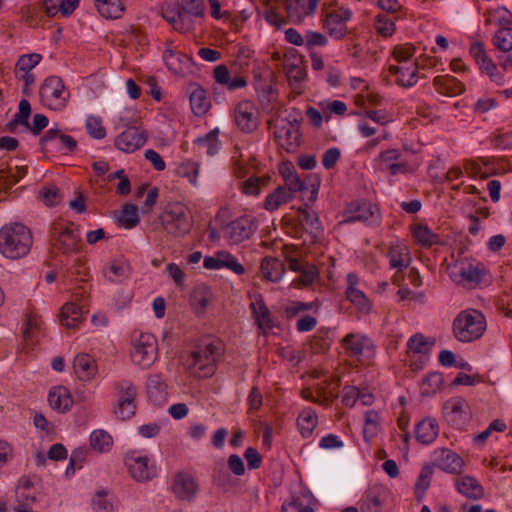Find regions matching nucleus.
<instances>
[{"label": "nucleus", "mask_w": 512, "mask_h": 512, "mask_svg": "<svg viewBox=\"0 0 512 512\" xmlns=\"http://www.w3.org/2000/svg\"><path fill=\"white\" fill-rule=\"evenodd\" d=\"M80 235L73 223H54L50 230V244L63 255L76 253L80 248Z\"/></svg>", "instance_id": "423d86ee"}, {"label": "nucleus", "mask_w": 512, "mask_h": 512, "mask_svg": "<svg viewBox=\"0 0 512 512\" xmlns=\"http://www.w3.org/2000/svg\"><path fill=\"white\" fill-rule=\"evenodd\" d=\"M467 403L461 397H454L445 402L443 413L449 421H456L464 413Z\"/></svg>", "instance_id": "79ce46f5"}, {"label": "nucleus", "mask_w": 512, "mask_h": 512, "mask_svg": "<svg viewBox=\"0 0 512 512\" xmlns=\"http://www.w3.org/2000/svg\"><path fill=\"white\" fill-rule=\"evenodd\" d=\"M159 220L163 230L175 238L186 236L193 227L190 210L180 202L169 203L160 214Z\"/></svg>", "instance_id": "20e7f679"}, {"label": "nucleus", "mask_w": 512, "mask_h": 512, "mask_svg": "<svg viewBox=\"0 0 512 512\" xmlns=\"http://www.w3.org/2000/svg\"><path fill=\"white\" fill-rule=\"evenodd\" d=\"M60 321L67 328H74L82 320V311L74 303H66L61 309Z\"/></svg>", "instance_id": "e433bc0d"}, {"label": "nucleus", "mask_w": 512, "mask_h": 512, "mask_svg": "<svg viewBox=\"0 0 512 512\" xmlns=\"http://www.w3.org/2000/svg\"><path fill=\"white\" fill-rule=\"evenodd\" d=\"M318 424V417L312 408H305L297 418L298 429L303 437H309Z\"/></svg>", "instance_id": "72a5a7b5"}, {"label": "nucleus", "mask_w": 512, "mask_h": 512, "mask_svg": "<svg viewBox=\"0 0 512 512\" xmlns=\"http://www.w3.org/2000/svg\"><path fill=\"white\" fill-rule=\"evenodd\" d=\"M292 198L291 191L287 190L285 186H280L266 197L264 208L268 211H275L282 204L291 201Z\"/></svg>", "instance_id": "f704fd0d"}, {"label": "nucleus", "mask_w": 512, "mask_h": 512, "mask_svg": "<svg viewBox=\"0 0 512 512\" xmlns=\"http://www.w3.org/2000/svg\"><path fill=\"white\" fill-rule=\"evenodd\" d=\"M439 433V426L434 418H424L421 420L415 428V437L417 441L422 444H430L432 443Z\"/></svg>", "instance_id": "bb28decb"}, {"label": "nucleus", "mask_w": 512, "mask_h": 512, "mask_svg": "<svg viewBox=\"0 0 512 512\" xmlns=\"http://www.w3.org/2000/svg\"><path fill=\"white\" fill-rule=\"evenodd\" d=\"M284 69L290 82H301L306 77V70L301 58H294L292 61L286 60Z\"/></svg>", "instance_id": "a19ab883"}, {"label": "nucleus", "mask_w": 512, "mask_h": 512, "mask_svg": "<svg viewBox=\"0 0 512 512\" xmlns=\"http://www.w3.org/2000/svg\"><path fill=\"white\" fill-rule=\"evenodd\" d=\"M146 388L148 397L154 404L160 405L166 400L167 385L159 374L148 377Z\"/></svg>", "instance_id": "cd10ccee"}, {"label": "nucleus", "mask_w": 512, "mask_h": 512, "mask_svg": "<svg viewBox=\"0 0 512 512\" xmlns=\"http://www.w3.org/2000/svg\"><path fill=\"white\" fill-rule=\"evenodd\" d=\"M493 44L502 52L512 50V29L500 28L493 37Z\"/></svg>", "instance_id": "8fccbe9b"}, {"label": "nucleus", "mask_w": 512, "mask_h": 512, "mask_svg": "<svg viewBox=\"0 0 512 512\" xmlns=\"http://www.w3.org/2000/svg\"><path fill=\"white\" fill-rule=\"evenodd\" d=\"M486 327V319L480 311L467 309L454 318L452 331L458 341L469 343L481 338Z\"/></svg>", "instance_id": "7ed1b4c3"}, {"label": "nucleus", "mask_w": 512, "mask_h": 512, "mask_svg": "<svg viewBox=\"0 0 512 512\" xmlns=\"http://www.w3.org/2000/svg\"><path fill=\"white\" fill-rule=\"evenodd\" d=\"M126 465L131 477L138 482L149 481L156 475L155 465H149V459L146 456L128 457Z\"/></svg>", "instance_id": "2eb2a0df"}, {"label": "nucleus", "mask_w": 512, "mask_h": 512, "mask_svg": "<svg viewBox=\"0 0 512 512\" xmlns=\"http://www.w3.org/2000/svg\"><path fill=\"white\" fill-rule=\"evenodd\" d=\"M119 223L126 229H131L139 223L138 208L133 204H125L118 218Z\"/></svg>", "instance_id": "c03bdc74"}, {"label": "nucleus", "mask_w": 512, "mask_h": 512, "mask_svg": "<svg viewBox=\"0 0 512 512\" xmlns=\"http://www.w3.org/2000/svg\"><path fill=\"white\" fill-rule=\"evenodd\" d=\"M352 15V11L345 7L328 11L323 20V28L332 38L341 40L349 33L347 23Z\"/></svg>", "instance_id": "9d476101"}, {"label": "nucleus", "mask_w": 512, "mask_h": 512, "mask_svg": "<svg viewBox=\"0 0 512 512\" xmlns=\"http://www.w3.org/2000/svg\"><path fill=\"white\" fill-rule=\"evenodd\" d=\"M42 56L38 53L25 54L20 56L16 65L15 73L18 72H30L36 65L41 61Z\"/></svg>", "instance_id": "603ef678"}, {"label": "nucleus", "mask_w": 512, "mask_h": 512, "mask_svg": "<svg viewBox=\"0 0 512 512\" xmlns=\"http://www.w3.org/2000/svg\"><path fill=\"white\" fill-rule=\"evenodd\" d=\"M444 383V377L439 372L429 373L422 381V395L429 396L436 393Z\"/></svg>", "instance_id": "a18cd8bd"}, {"label": "nucleus", "mask_w": 512, "mask_h": 512, "mask_svg": "<svg viewBox=\"0 0 512 512\" xmlns=\"http://www.w3.org/2000/svg\"><path fill=\"white\" fill-rule=\"evenodd\" d=\"M387 497L388 491L384 486L373 485L369 487L362 498L361 511L381 512Z\"/></svg>", "instance_id": "a211bd4d"}, {"label": "nucleus", "mask_w": 512, "mask_h": 512, "mask_svg": "<svg viewBox=\"0 0 512 512\" xmlns=\"http://www.w3.org/2000/svg\"><path fill=\"white\" fill-rule=\"evenodd\" d=\"M147 141V135L138 128H128L115 139V146L124 152H134Z\"/></svg>", "instance_id": "dca6fc26"}, {"label": "nucleus", "mask_w": 512, "mask_h": 512, "mask_svg": "<svg viewBox=\"0 0 512 512\" xmlns=\"http://www.w3.org/2000/svg\"><path fill=\"white\" fill-rule=\"evenodd\" d=\"M94 6L105 19H119L125 12V5L121 0H95Z\"/></svg>", "instance_id": "c756f323"}, {"label": "nucleus", "mask_w": 512, "mask_h": 512, "mask_svg": "<svg viewBox=\"0 0 512 512\" xmlns=\"http://www.w3.org/2000/svg\"><path fill=\"white\" fill-rule=\"evenodd\" d=\"M234 121L242 132L250 133L256 130L258 119L254 105L249 101L238 103L234 112Z\"/></svg>", "instance_id": "ddd939ff"}, {"label": "nucleus", "mask_w": 512, "mask_h": 512, "mask_svg": "<svg viewBox=\"0 0 512 512\" xmlns=\"http://www.w3.org/2000/svg\"><path fill=\"white\" fill-rule=\"evenodd\" d=\"M73 369L82 381L92 380L97 373V364L88 354H78L73 360Z\"/></svg>", "instance_id": "412c9836"}, {"label": "nucleus", "mask_w": 512, "mask_h": 512, "mask_svg": "<svg viewBox=\"0 0 512 512\" xmlns=\"http://www.w3.org/2000/svg\"><path fill=\"white\" fill-rule=\"evenodd\" d=\"M48 402L52 409L62 413L70 410L73 405L72 396L64 386L53 387L49 392Z\"/></svg>", "instance_id": "b1692460"}, {"label": "nucleus", "mask_w": 512, "mask_h": 512, "mask_svg": "<svg viewBox=\"0 0 512 512\" xmlns=\"http://www.w3.org/2000/svg\"><path fill=\"white\" fill-rule=\"evenodd\" d=\"M375 210L373 206L367 201H355L351 202L344 212V222L351 223L355 221H371L374 222L378 220V217L375 216Z\"/></svg>", "instance_id": "f3484780"}, {"label": "nucleus", "mask_w": 512, "mask_h": 512, "mask_svg": "<svg viewBox=\"0 0 512 512\" xmlns=\"http://www.w3.org/2000/svg\"><path fill=\"white\" fill-rule=\"evenodd\" d=\"M32 244V232L21 223L6 224L0 229V253L8 259L26 256Z\"/></svg>", "instance_id": "f257e3e1"}, {"label": "nucleus", "mask_w": 512, "mask_h": 512, "mask_svg": "<svg viewBox=\"0 0 512 512\" xmlns=\"http://www.w3.org/2000/svg\"><path fill=\"white\" fill-rule=\"evenodd\" d=\"M86 129L95 139H103L106 136V129L99 117L89 116L86 120Z\"/></svg>", "instance_id": "052dcab7"}, {"label": "nucleus", "mask_w": 512, "mask_h": 512, "mask_svg": "<svg viewBox=\"0 0 512 512\" xmlns=\"http://www.w3.org/2000/svg\"><path fill=\"white\" fill-rule=\"evenodd\" d=\"M220 131L218 128L211 130L203 137H199L196 139L195 143L198 146L206 147L207 154L210 156L215 155L219 150V140L218 135Z\"/></svg>", "instance_id": "de8ad7c7"}, {"label": "nucleus", "mask_w": 512, "mask_h": 512, "mask_svg": "<svg viewBox=\"0 0 512 512\" xmlns=\"http://www.w3.org/2000/svg\"><path fill=\"white\" fill-rule=\"evenodd\" d=\"M413 236L415 240L422 245L431 246L435 243L436 235L431 232V230L424 225H417L413 230Z\"/></svg>", "instance_id": "680f3d73"}, {"label": "nucleus", "mask_w": 512, "mask_h": 512, "mask_svg": "<svg viewBox=\"0 0 512 512\" xmlns=\"http://www.w3.org/2000/svg\"><path fill=\"white\" fill-rule=\"evenodd\" d=\"M317 393L320 399L312 397V393L309 390H304L302 395L305 399H309L313 402L329 405L334 399L337 398V392L334 390L326 391L323 387L317 389Z\"/></svg>", "instance_id": "bf43d9fd"}, {"label": "nucleus", "mask_w": 512, "mask_h": 512, "mask_svg": "<svg viewBox=\"0 0 512 512\" xmlns=\"http://www.w3.org/2000/svg\"><path fill=\"white\" fill-rule=\"evenodd\" d=\"M343 346L351 356H360L365 349L374 351L375 346L372 341L365 335L347 334L343 339Z\"/></svg>", "instance_id": "4be33fe9"}, {"label": "nucleus", "mask_w": 512, "mask_h": 512, "mask_svg": "<svg viewBox=\"0 0 512 512\" xmlns=\"http://www.w3.org/2000/svg\"><path fill=\"white\" fill-rule=\"evenodd\" d=\"M348 287L346 290L347 299L356 306L361 312H368L370 310V303L365 294L356 288L358 284L357 275L350 273L347 276Z\"/></svg>", "instance_id": "5701e85b"}, {"label": "nucleus", "mask_w": 512, "mask_h": 512, "mask_svg": "<svg viewBox=\"0 0 512 512\" xmlns=\"http://www.w3.org/2000/svg\"><path fill=\"white\" fill-rule=\"evenodd\" d=\"M433 85L438 93L445 96H455L465 91V85L450 75L436 76Z\"/></svg>", "instance_id": "393cba45"}, {"label": "nucleus", "mask_w": 512, "mask_h": 512, "mask_svg": "<svg viewBox=\"0 0 512 512\" xmlns=\"http://www.w3.org/2000/svg\"><path fill=\"white\" fill-rule=\"evenodd\" d=\"M407 346L409 350L419 354H426L430 349L425 337L422 334L413 335L408 340Z\"/></svg>", "instance_id": "69168bd1"}, {"label": "nucleus", "mask_w": 512, "mask_h": 512, "mask_svg": "<svg viewBox=\"0 0 512 512\" xmlns=\"http://www.w3.org/2000/svg\"><path fill=\"white\" fill-rule=\"evenodd\" d=\"M112 444L113 440L108 432L99 429L91 433L90 445L94 450L101 453L107 452L111 449Z\"/></svg>", "instance_id": "58836bf2"}, {"label": "nucleus", "mask_w": 512, "mask_h": 512, "mask_svg": "<svg viewBox=\"0 0 512 512\" xmlns=\"http://www.w3.org/2000/svg\"><path fill=\"white\" fill-rule=\"evenodd\" d=\"M55 141H58L60 144V146L57 147L58 150L73 151L77 147V141L73 137L62 133L58 128H50L40 138L41 148L44 150L49 143Z\"/></svg>", "instance_id": "aec40b11"}, {"label": "nucleus", "mask_w": 512, "mask_h": 512, "mask_svg": "<svg viewBox=\"0 0 512 512\" xmlns=\"http://www.w3.org/2000/svg\"><path fill=\"white\" fill-rule=\"evenodd\" d=\"M433 466L438 467L444 472L450 474H459L463 466V460L450 449H438L434 452L433 464H425L415 483V495L417 500L424 498L425 492L430 486L433 475Z\"/></svg>", "instance_id": "f03ea898"}, {"label": "nucleus", "mask_w": 512, "mask_h": 512, "mask_svg": "<svg viewBox=\"0 0 512 512\" xmlns=\"http://www.w3.org/2000/svg\"><path fill=\"white\" fill-rule=\"evenodd\" d=\"M305 186L307 187V191L310 190L309 201L314 202L317 198L321 179L317 174H308L303 179Z\"/></svg>", "instance_id": "338daca9"}, {"label": "nucleus", "mask_w": 512, "mask_h": 512, "mask_svg": "<svg viewBox=\"0 0 512 512\" xmlns=\"http://www.w3.org/2000/svg\"><path fill=\"white\" fill-rule=\"evenodd\" d=\"M213 299L210 288L204 284L196 286L191 294V305L194 307L196 313L202 314L205 312L207 306Z\"/></svg>", "instance_id": "473e14b6"}, {"label": "nucleus", "mask_w": 512, "mask_h": 512, "mask_svg": "<svg viewBox=\"0 0 512 512\" xmlns=\"http://www.w3.org/2000/svg\"><path fill=\"white\" fill-rule=\"evenodd\" d=\"M269 177H250L242 183V190L248 195H257L260 193L261 187L268 184Z\"/></svg>", "instance_id": "6e6d98bb"}, {"label": "nucleus", "mask_w": 512, "mask_h": 512, "mask_svg": "<svg viewBox=\"0 0 512 512\" xmlns=\"http://www.w3.org/2000/svg\"><path fill=\"white\" fill-rule=\"evenodd\" d=\"M214 79L218 84L225 86L229 91L247 86V81L243 76L235 75L231 78L230 72L224 64L214 68Z\"/></svg>", "instance_id": "a878e982"}, {"label": "nucleus", "mask_w": 512, "mask_h": 512, "mask_svg": "<svg viewBox=\"0 0 512 512\" xmlns=\"http://www.w3.org/2000/svg\"><path fill=\"white\" fill-rule=\"evenodd\" d=\"M388 257L392 268H398L401 270L409 265L410 256L405 246H392L389 249Z\"/></svg>", "instance_id": "4c0bfd02"}, {"label": "nucleus", "mask_w": 512, "mask_h": 512, "mask_svg": "<svg viewBox=\"0 0 512 512\" xmlns=\"http://www.w3.org/2000/svg\"><path fill=\"white\" fill-rule=\"evenodd\" d=\"M300 276L293 281L296 286H308L312 284L318 276V270L313 264H306L300 272Z\"/></svg>", "instance_id": "13d9d810"}, {"label": "nucleus", "mask_w": 512, "mask_h": 512, "mask_svg": "<svg viewBox=\"0 0 512 512\" xmlns=\"http://www.w3.org/2000/svg\"><path fill=\"white\" fill-rule=\"evenodd\" d=\"M259 309L257 310L254 303H251V308L256 317L257 324L260 328H272L273 323L270 316L269 309L263 302H259Z\"/></svg>", "instance_id": "4d7b16f0"}, {"label": "nucleus", "mask_w": 512, "mask_h": 512, "mask_svg": "<svg viewBox=\"0 0 512 512\" xmlns=\"http://www.w3.org/2000/svg\"><path fill=\"white\" fill-rule=\"evenodd\" d=\"M95 512H112L113 505L108 500L106 493L99 491L93 498Z\"/></svg>", "instance_id": "774afa93"}, {"label": "nucleus", "mask_w": 512, "mask_h": 512, "mask_svg": "<svg viewBox=\"0 0 512 512\" xmlns=\"http://www.w3.org/2000/svg\"><path fill=\"white\" fill-rule=\"evenodd\" d=\"M41 103L54 111H61L67 105L70 92L59 76L47 77L39 90Z\"/></svg>", "instance_id": "39448f33"}, {"label": "nucleus", "mask_w": 512, "mask_h": 512, "mask_svg": "<svg viewBox=\"0 0 512 512\" xmlns=\"http://www.w3.org/2000/svg\"><path fill=\"white\" fill-rule=\"evenodd\" d=\"M256 230L255 223L248 217H239L224 228V236L231 244H239L248 239Z\"/></svg>", "instance_id": "f8f14e48"}, {"label": "nucleus", "mask_w": 512, "mask_h": 512, "mask_svg": "<svg viewBox=\"0 0 512 512\" xmlns=\"http://www.w3.org/2000/svg\"><path fill=\"white\" fill-rule=\"evenodd\" d=\"M285 9L287 16L292 22H301L306 16L311 15L315 10H311V0H285Z\"/></svg>", "instance_id": "7c9ffc66"}, {"label": "nucleus", "mask_w": 512, "mask_h": 512, "mask_svg": "<svg viewBox=\"0 0 512 512\" xmlns=\"http://www.w3.org/2000/svg\"><path fill=\"white\" fill-rule=\"evenodd\" d=\"M478 65L481 71L488 74L496 84L503 85L505 83L504 75L497 71L495 63L488 56L479 61Z\"/></svg>", "instance_id": "3c124183"}, {"label": "nucleus", "mask_w": 512, "mask_h": 512, "mask_svg": "<svg viewBox=\"0 0 512 512\" xmlns=\"http://www.w3.org/2000/svg\"><path fill=\"white\" fill-rule=\"evenodd\" d=\"M190 105L196 115H203L207 112L210 102L204 89L197 87L190 95Z\"/></svg>", "instance_id": "ea45409f"}, {"label": "nucleus", "mask_w": 512, "mask_h": 512, "mask_svg": "<svg viewBox=\"0 0 512 512\" xmlns=\"http://www.w3.org/2000/svg\"><path fill=\"white\" fill-rule=\"evenodd\" d=\"M456 488L463 496L478 500L484 496V489L479 482L471 476H463L456 480Z\"/></svg>", "instance_id": "c85d7f7f"}, {"label": "nucleus", "mask_w": 512, "mask_h": 512, "mask_svg": "<svg viewBox=\"0 0 512 512\" xmlns=\"http://www.w3.org/2000/svg\"><path fill=\"white\" fill-rule=\"evenodd\" d=\"M118 391V403L114 408V414L121 420L130 419L136 411V388L127 380L118 382L115 386Z\"/></svg>", "instance_id": "9b49d317"}, {"label": "nucleus", "mask_w": 512, "mask_h": 512, "mask_svg": "<svg viewBox=\"0 0 512 512\" xmlns=\"http://www.w3.org/2000/svg\"><path fill=\"white\" fill-rule=\"evenodd\" d=\"M405 71H409V67H399L395 65H391L389 67V72L393 75H398L397 84L402 87H411L417 82V69L413 68V70L409 73V78L405 79Z\"/></svg>", "instance_id": "09e8293b"}, {"label": "nucleus", "mask_w": 512, "mask_h": 512, "mask_svg": "<svg viewBox=\"0 0 512 512\" xmlns=\"http://www.w3.org/2000/svg\"><path fill=\"white\" fill-rule=\"evenodd\" d=\"M275 140L287 152L295 151L299 146L300 131L287 125L277 124L274 130Z\"/></svg>", "instance_id": "6ab92c4d"}, {"label": "nucleus", "mask_w": 512, "mask_h": 512, "mask_svg": "<svg viewBox=\"0 0 512 512\" xmlns=\"http://www.w3.org/2000/svg\"><path fill=\"white\" fill-rule=\"evenodd\" d=\"M104 276L110 282H122L130 274V267L124 262L113 261L103 269Z\"/></svg>", "instance_id": "c9c22d12"}, {"label": "nucleus", "mask_w": 512, "mask_h": 512, "mask_svg": "<svg viewBox=\"0 0 512 512\" xmlns=\"http://www.w3.org/2000/svg\"><path fill=\"white\" fill-rule=\"evenodd\" d=\"M199 169L198 162L188 160L179 164L176 172L178 176L186 178L192 185H196Z\"/></svg>", "instance_id": "49530a36"}, {"label": "nucleus", "mask_w": 512, "mask_h": 512, "mask_svg": "<svg viewBox=\"0 0 512 512\" xmlns=\"http://www.w3.org/2000/svg\"><path fill=\"white\" fill-rule=\"evenodd\" d=\"M379 415L375 410H369L365 413V426L363 435L366 441L373 438L378 429Z\"/></svg>", "instance_id": "5fc2aeb1"}, {"label": "nucleus", "mask_w": 512, "mask_h": 512, "mask_svg": "<svg viewBox=\"0 0 512 512\" xmlns=\"http://www.w3.org/2000/svg\"><path fill=\"white\" fill-rule=\"evenodd\" d=\"M375 29L383 37L392 36L395 32V23L385 14H378L375 17Z\"/></svg>", "instance_id": "864d4df0"}, {"label": "nucleus", "mask_w": 512, "mask_h": 512, "mask_svg": "<svg viewBox=\"0 0 512 512\" xmlns=\"http://www.w3.org/2000/svg\"><path fill=\"white\" fill-rule=\"evenodd\" d=\"M172 491L178 499L192 501L197 494L198 484L190 474L177 472L173 477Z\"/></svg>", "instance_id": "4468645a"}, {"label": "nucleus", "mask_w": 512, "mask_h": 512, "mask_svg": "<svg viewBox=\"0 0 512 512\" xmlns=\"http://www.w3.org/2000/svg\"><path fill=\"white\" fill-rule=\"evenodd\" d=\"M448 271L452 281L464 287L478 285L486 272L482 263H474L467 259L457 260L448 268Z\"/></svg>", "instance_id": "6e6552de"}, {"label": "nucleus", "mask_w": 512, "mask_h": 512, "mask_svg": "<svg viewBox=\"0 0 512 512\" xmlns=\"http://www.w3.org/2000/svg\"><path fill=\"white\" fill-rule=\"evenodd\" d=\"M38 198L47 206L53 207L58 205L63 197L60 190L55 185L43 186L38 192Z\"/></svg>", "instance_id": "37998d69"}, {"label": "nucleus", "mask_w": 512, "mask_h": 512, "mask_svg": "<svg viewBox=\"0 0 512 512\" xmlns=\"http://www.w3.org/2000/svg\"><path fill=\"white\" fill-rule=\"evenodd\" d=\"M298 212L300 214V223L306 227V229L310 230H319L320 222L316 213H310L306 208H299Z\"/></svg>", "instance_id": "0e129e2a"}, {"label": "nucleus", "mask_w": 512, "mask_h": 512, "mask_svg": "<svg viewBox=\"0 0 512 512\" xmlns=\"http://www.w3.org/2000/svg\"><path fill=\"white\" fill-rule=\"evenodd\" d=\"M260 269L263 277L271 282L279 281L285 272L284 264L272 257H265L261 261Z\"/></svg>", "instance_id": "2f4dec72"}, {"label": "nucleus", "mask_w": 512, "mask_h": 512, "mask_svg": "<svg viewBox=\"0 0 512 512\" xmlns=\"http://www.w3.org/2000/svg\"><path fill=\"white\" fill-rule=\"evenodd\" d=\"M221 268H228L233 271L237 275H242L245 272L244 267L237 261V259L231 255L229 252L222 251L220 252Z\"/></svg>", "instance_id": "e2e57ef3"}, {"label": "nucleus", "mask_w": 512, "mask_h": 512, "mask_svg": "<svg viewBox=\"0 0 512 512\" xmlns=\"http://www.w3.org/2000/svg\"><path fill=\"white\" fill-rule=\"evenodd\" d=\"M133 361L142 366L149 367L157 357V341L150 333H141L133 343L131 352Z\"/></svg>", "instance_id": "1a4fd4ad"}, {"label": "nucleus", "mask_w": 512, "mask_h": 512, "mask_svg": "<svg viewBox=\"0 0 512 512\" xmlns=\"http://www.w3.org/2000/svg\"><path fill=\"white\" fill-rule=\"evenodd\" d=\"M219 350V345L208 343L192 351L190 366L193 368V374L199 378L211 377L216 371L217 359L220 356Z\"/></svg>", "instance_id": "0eeeda50"}]
</instances>
